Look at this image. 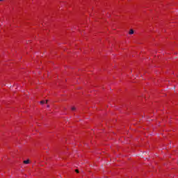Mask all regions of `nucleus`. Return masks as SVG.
<instances>
[{"instance_id":"obj_1","label":"nucleus","mask_w":178,"mask_h":178,"mask_svg":"<svg viewBox=\"0 0 178 178\" xmlns=\"http://www.w3.org/2000/svg\"><path fill=\"white\" fill-rule=\"evenodd\" d=\"M40 104H48V100H42L40 102Z\"/></svg>"},{"instance_id":"obj_2","label":"nucleus","mask_w":178,"mask_h":178,"mask_svg":"<svg viewBox=\"0 0 178 178\" xmlns=\"http://www.w3.org/2000/svg\"><path fill=\"white\" fill-rule=\"evenodd\" d=\"M24 163L25 165H29V163H30V160H25V161H24Z\"/></svg>"},{"instance_id":"obj_3","label":"nucleus","mask_w":178,"mask_h":178,"mask_svg":"<svg viewBox=\"0 0 178 178\" xmlns=\"http://www.w3.org/2000/svg\"><path fill=\"white\" fill-rule=\"evenodd\" d=\"M130 35L134 34V31L133 29H131L129 33Z\"/></svg>"},{"instance_id":"obj_4","label":"nucleus","mask_w":178,"mask_h":178,"mask_svg":"<svg viewBox=\"0 0 178 178\" xmlns=\"http://www.w3.org/2000/svg\"><path fill=\"white\" fill-rule=\"evenodd\" d=\"M72 111H76V107H72Z\"/></svg>"},{"instance_id":"obj_5","label":"nucleus","mask_w":178,"mask_h":178,"mask_svg":"<svg viewBox=\"0 0 178 178\" xmlns=\"http://www.w3.org/2000/svg\"><path fill=\"white\" fill-rule=\"evenodd\" d=\"M76 173H79V170H75Z\"/></svg>"},{"instance_id":"obj_6","label":"nucleus","mask_w":178,"mask_h":178,"mask_svg":"<svg viewBox=\"0 0 178 178\" xmlns=\"http://www.w3.org/2000/svg\"><path fill=\"white\" fill-rule=\"evenodd\" d=\"M3 1H5V0H0V2H3Z\"/></svg>"},{"instance_id":"obj_7","label":"nucleus","mask_w":178,"mask_h":178,"mask_svg":"<svg viewBox=\"0 0 178 178\" xmlns=\"http://www.w3.org/2000/svg\"><path fill=\"white\" fill-rule=\"evenodd\" d=\"M47 108H49V105H47Z\"/></svg>"}]
</instances>
